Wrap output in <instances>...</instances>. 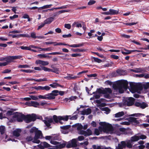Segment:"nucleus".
I'll return each mask as SVG.
<instances>
[{
  "mask_svg": "<svg viewBox=\"0 0 149 149\" xmlns=\"http://www.w3.org/2000/svg\"><path fill=\"white\" fill-rule=\"evenodd\" d=\"M99 124L101 126L97 129H95L94 130V134L98 136L99 135L100 132H103L111 134L112 133L113 128L112 126L110 124L105 122H100Z\"/></svg>",
  "mask_w": 149,
  "mask_h": 149,
  "instance_id": "1",
  "label": "nucleus"
},
{
  "mask_svg": "<svg viewBox=\"0 0 149 149\" xmlns=\"http://www.w3.org/2000/svg\"><path fill=\"white\" fill-rule=\"evenodd\" d=\"M13 117L14 118H16L18 122H22L23 120H24L27 123L34 121L36 119V115L35 114H32L31 115L25 116L21 113H17Z\"/></svg>",
  "mask_w": 149,
  "mask_h": 149,
  "instance_id": "2",
  "label": "nucleus"
},
{
  "mask_svg": "<svg viewBox=\"0 0 149 149\" xmlns=\"http://www.w3.org/2000/svg\"><path fill=\"white\" fill-rule=\"evenodd\" d=\"M128 84L127 81L122 80L118 81L116 84L113 85V87L114 89L122 93H123L124 89L126 90L128 88Z\"/></svg>",
  "mask_w": 149,
  "mask_h": 149,
  "instance_id": "3",
  "label": "nucleus"
},
{
  "mask_svg": "<svg viewBox=\"0 0 149 149\" xmlns=\"http://www.w3.org/2000/svg\"><path fill=\"white\" fill-rule=\"evenodd\" d=\"M77 127V129L78 131V133L79 134L83 135L85 136H87L92 135V132L91 130L88 129L86 131L82 130L83 128L82 125L80 124H77L74 125Z\"/></svg>",
  "mask_w": 149,
  "mask_h": 149,
  "instance_id": "4",
  "label": "nucleus"
},
{
  "mask_svg": "<svg viewBox=\"0 0 149 149\" xmlns=\"http://www.w3.org/2000/svg\"><path fill=\"white\" fill-rule=\"evenodd\" d=\"M130 91L133 93L137 92L139 90H141L143 88L141 85L135 83H130Z\"/></svg>",
  "mask_w": 149,
  "mask_h": 149,
  "instance_id": "5",
  "label": "nucleus"
},
{
  "mask_svg": "<svg viewBox=\"0 0 149 149\" xmlns=\"http://www.w3.org/2000/svg\"><path fill=\"white\" fill-rule=\"evenodd\" d=\"M70 116H57L54 115L53 116V119L54 122L56 123L58 122L59 120H63L65 121H67L69 118Z\"/></svg>",
  "mask_w": 149,
  "mask_h": 149,
  "instance_id": "6",
  "label": "nucleus"
},
{
  "mask_svg": "<svg viewBox=\"0 0 149 149\" xmlns=\"http://www.w3.org/2000/svg\"><path fill=\"white\" fill-rule=\"evenodd\" d=\"M42 138V135L41 131L38 130L33 138V140L32 141L33 143H40V141L38 140L39 138Z\"/></svg>",
  "mask_w": 149,
  "mask_h": 149,
  "instance_id": "7",
  "label": "nucleus"
},
{
  "mask_svg": "<svg viewBox=\"0 0 149 149\" xmlns=\"http://www.w3.org/2000/svg\"><path fill=\"white\" fill-rule=\"evenodd\" d=\"M134 99L133 97H130L126 98L123 103V106H128L132 105L134 103Z\"/></svg>",
  "mask_w": 149,
  "mask_h": 149,
  "instance_id": "8",
  "label": "nucleus"
},
{
  "mask_svg": "<svg viewBox=\"0 0 149 149\" xmlns=\"http://www.w3.org/2000/svg\"><path fill=\"white\" fill-rule=\"evenodd\" d=\"M77 139H73L72 140L71 142H68L66 145V147L69 148L71 147H75L77 146Z\"/></svg>",
  "mask_w": 149,
  "mask_h": 149,
  "instance_id": "9",
  "label": "nucleus"
},
{
  "mask_svg": "<svg viewBox=\"0 0 149 149\" xmlns=\"http://www.w3.org/2000/svg\"><path fill=\"white\" fill-rule=\"evenodd\" d=\"M53 120V119L52 118L45 117V120L43 121L47 126L49 127L51 125V123H54Z\"/></svg>",
  "mask_w": 149,
  "mask_h": 149,
  "instance_id": "10",
  "label": "nucleus"
},
{
  "mask_svg": "<svg viewBox=\"0 0 149 149\" xmlns=\"http://www.w3.org/2000/svg\"><path fill=\"white\" fill-rule=\"evenodd\" d=\"M32 88H34L37 91L45 90L46 91L49 90L51 88L50 87L48 86H35L34 87H33Z\"/></svg>",
  "mask_w": 149,
  "mask_h": 149,
  "instance_id": "11",
  "label": "nucleus"
},
{
  "mask_svg": "<svg viewBox=\"0 0 149 149\" xmlns=\"http://www.w3.org/2000/svg\"><path fill=\"white\" fill-rule=\"evenodd\" d=\"M70 127L71 126L70 125H67L60 127L61 129L63 130L62 132L64 134H67L68 132L69 129Z\"/></svg>",
  "mask_w": 149,
  "mask_h": 149,
  "instance_id": "12",
  "label": "nucleus"
},
{
  "mask_svg": "<svg viewBox=\"0 0 149 149\" xmlns=\"http://www.w3.org/2000/svg\"><path fill=\"white\" fill-rule=\"evenodd\" d=\"M115 133L119 136L121 134H126V130L123 128H120L115 132Z\"/></svg>",
  "mask_w": 149,
  "mask_h": 149,
  "instance_id": "13",
  "label": "nucleus"
},
{
  "mask_svg": "<svg viewBox=\"0 0 149 149\" xmlns=\"http://www.w3.org/2000/svg\"><path fill=\"white\" fill-rule=\"evenodd\" d=\"M135 105L136 107H140L142 109H144L147 106V104L144 102L142 103L136 102L135 104Z\"/></svg>",
  "mask_w": 149,
  "mask_h": 149,
  "instance_id": "14",
  "label": "nucleus"
},
{
  "mask_svg": "<svg viewBox=\"0 0 149 149\" xmlns=\"http://www.w3.org/2000/svg\"><path fill=\"white\" fill-rule=\"evenodd\" d=\"M125 147V141H122L120 143L118 144L117 146L116 147V149H123Z\"/></svg>",
  "mask_w": 149,
  "mask_h": 149,
  "instance_id": "15",
  "label": "nucleus"
},
{
  "mask_svg": "<svg viewBox=\"0 0 149 149\" xmlns=\"http://www.w3.org/2000/svg\"><path fill=\"white\" fill-rule=\"evenodd\" d=\"M81 114L82 115H88L91 112V110L90 108L84 109L83 110L80 111Z\"/></svg>",
  "mask_w": 149,
  "mask_h": 149,
  "instance_id": "16",
  "label": "nucleus"
},
{
  "mask_svg": "<svg viewBox=\"0 0 149 149\" xmlns=\"http://www.w3.org/2000/svg\"><path fill=\"white\" fill-rule=\"evenodd\" d=\"M36 64H39L45 66L48 65L49 63L47 61H42L41 60H37L36 61Z\"/></svg>",
  "mask_w": 149,
  "mask_h": 149,
  "instance_id": "17",
  "label": "nucleus"
},
{
  "mask_svg": "<svg viewBox=\"0 0 149 149\" xmlns=\"http://www.w3.org/2000/svg\"><path fill=\"white\" fill-rule=\"evenodd\" d=\"M54 19V18L51 17L47 18L44 21L45 24H50Z\"/></svg>",
  "mask_w": 149,
  "mask_h": 149,
  "instance_id": "18",
  "label": "nucleus"
},
{
  "mask_svg": "<svg viewBox=\"0 0 149 149\" xmlns=\"http://www.w3.org/2000/svg\"><path fill=\"white\" fill-rule=\"evenodd\" d=\"M131 71L136 73H141L145 72V70L142 68H136L135 69H131Z\"/></svg>",
  "mask_w": 149,
  "mask_h": 149,
  "instance_id": "19",
  "label": "nucleus"
},
{
  "mask_svg": "<svg viewBox=\"0 0 149 149\" xmlns=\"http://www.w3.org/2000/svg\"><path fill=\"white\" fill-rule=\"evenodd\" d=\"M21 132V130L20 129H17L14 130L13 132V135L16 137H18L20 136V133Z\"/></svg>",
  "mask_w": 149,
  "mask_h": 149,
  "instance_id": "20",
  "label": "nucleus"
},
{
  "mask_svg": "<svg viewBox=\"0 0 149 149\" xmlns=\"http://www.w3.org/2000/svg\"><path fill=\"white\" fill-rule=\"evenodd\" d=\"M65 144L62 143L58 146H54L52 148H49L47 149H59L63 148L65 147Z\"/></svg>",
  "mask_w": 149,
  "mask_h": 149,
  "instance_id": "21",
  "label": "nucleus"
},
{
  "mask_svg": "<svg viewBox=\"0 0 149 149\" xmlns=\"http://www.w3.org/2000/svg\"><path fill=\"white\" fill-rule=\"evenodd\" d=\"M129 121L132 123H134L135 124H139V122L136 120V118L134 117H131L129 118Z\"/></svg>",
  "mask_w": 149,
  "mask_h": 149,
  "instance_id": "22",
  "label": "nucleus"
},
{
  "mask_svg": "<svg viewBox=\"0 0 149 149\" xmlns=\"http://www.w3.org/2000/svg\"><path fill=\"white\" fill-rule=\"evenodd\" d=\"M125 142L126 143V147L127 146V148H130L132 147V142L131 140H129Z\"/></svg>",
  "mask_w": 149,
  "mask_h": 149,
  "instance_id": "23",
  "label": "nucleus"
},
{
  "mask_svg": "<svg viewBox=\"0 0 149 149\" xmlns=\"http://www.w3.org/2000/svg\"><path fill=\"white\" fill-rule=\"evenodd\" d=\"M70 11V10H63L59 11L58 12L55 13L53 17L54 18V17H55L57 15H58L61 13H62L65 12H68Z\"/></svg>",
  "mask_w": 149,
  "mask_h": 149,
  "instance_id": "24",
  "label": "nucleus"
},
{
  "mask_svg": "<svg viewBox=\"0 0 149 149\" xmlns=\"http://www.w3.org/2000/svg\"><path fill=\"white\" fill-rule=\"evenodd\" d=\"M109 12L110 15H114L117 14L118 13V10H114L112 9H110L109 10Z\"/></svg>",
  "mask_w": 149,
  "mask_h": 149,
  "instance_id": "25",
  "label": "nucleus"
},
{
  "mask_svg": "<svg viewBox=\"0 0 149 149\" xmlns=\"http://www.w3.org/2000/svg\"><path fill=\"white\" fill-rule=\"evenodd\" d=\"M139 140V136L135 135L131 137L130 140L132 142L136 141Z\"/></svg>",
  "mask_w": 149,
  "mask_h": 149,
  "instance_id": "26",
  "label": "nucleus"
},
{
  "mask_svg": "<svg viewBox=\"0 0 149 149\" xmlns=\"http://www.w3.org/2000/svg\"><path fill=\"white\" fill-rule=\"evenodd\" d=\"M49 86L52 88H55L57 87H63V86L59 84L56 83L54 82L52 84H51L49 85Z\"/></svg>",
  "mask_w": 149,
  "mask_h": 149,
  "instance_id": "27",
  "label": "nucleus"
},
{
  "mask_svg": "<svg viewBox=\"0 0 149 149\" xmlns=\"http://www.w3.org/2000/svg\"><path fill=\"white\" fill-rule=\"evenodd\" d=\"M46 99L48 100H51L54 99L55 97H54L52 93H48L46 95Z\"/></svg>",
  "mask_w": 149,
  "mask_h": 149,
  "instance_id": "28",
  "label": "nucleus"
},
{
  "mask_svg": "<svg viewBox=\"0 0 149 149\" xmlns=\"http://www.w3.org/2000/svg\"><path fill=\"white\" fill-rule=\"evenodd\" d=\"M13 60L12 56H9L6 57V62L5 63H7V65L9 63L12 61Z\"/></svg>",
  "mask_w": 149,
  "mask_h": 149,
  "instance_id": "29",
  "label": "nucleus"
},
{
  "mask_svg": "<svg viewBox=\"0 0 149 149\" xmlns=\"http://www.w3.org/2000/svg\"><path fill=\"white\" fill-rule=\"evenodd\" d=\"M124 115V112L123 111L119 112L115 114V117L116 118L119 117L123 116Z\"/></svg>",
  "mask_w": 149,
  "mask_h": 149,
  "instance_id": "30",
  "label": "nucleus"
},
{
  "mask_svg": "<svg viewBox=\"0 0 149 149\" xmlns=\"http://www.w3.org/2000/svg\"><path fill=\"white\" fill-rule=\"evenodd\" d=\"M125 52L122 51V53L124 55H127L131 54L132 52V50H127L126 49H124Z\"/></svg>",
  "mask_w": 149,
  "mask_h": 149,
  "instance_id": "31",
  "label": "nucleus"
},
{
  "mask_svg": "<svg viewBox=\"0 0 149 149\" xmlns=\"http://www.w3.org/2000/svg\"><path fill=\"white\" fill-rule=\"evenodd\" d=\"M100 109L101 111H106L105 113L107 114L109 113L110 111V109L108 107L101 108Z\"/></svg>",
  "mask_w": 149,
  "mask_h": 149,
  "instance_id": "32",
  "label": "nucleus"
},
{
  "mask_svg": "<svg viewBox=\"0 0 149 149\" xmlns=\"http://www.w3.org/2000/svg\"><path fill=\"white\" fill-rule=\"evenodd\" d=\"M52 6V4L47 5L44 6L42 7L39 8L38 9L39 10H42V9H47V8H50Z\"/></svg>",
  "mask_w": 149,
  "mask_h": 149,
  "instance_id": "33",
  "label": "nucleus"
},
{
  "mask_svg": "<svg viewBox=\"0 0 149 149\" xmlns=\"http://www.w3.org/2000/svg\"><path fill=\"white\" fill-rule=\"evenodd\" d=\"M31 106H33L34 107H37L38 106H39L40 104L38 102L33 101H31Z\"/></svg>",
  "mask_w": 149,
  "mask_h": 149,
  "instance_id": "34",
  "label": "nucleus"
},
{
  "mask_svg": "<svg viewBox=\"0 0 149 149\" xmlns=\"http://www.w3.org/2000/svg\"><path fill=\"white\" fill-rule=\"evenodd\" d=\"M72 76L73 75H72L68 74V76L66 77H65V78L68 79H72L76 78V77H73Z\"/></svg>",
  "mask_w": 149,
  "mask_h": 149,
  "instance_id": "35",
  "label": "nucleus"
},
{
  "mask_svg": "<svg viewBox=\"0 0 149 149\" xmlns=\"http://www.w3.org/2000/svg\"><path fill=\"white\" fill-rule=\"evenodd\" d=\"M50 143L53 145H56V146H58L62 144H60V143L57 142L54 140H51L50 141Z\"/></svg>",
  "mask_w": 149,
  "mask_h": 149,
  "instance_id": "36",
  "label": "nucleus"
},
{
  "mask_svg": "<svg viewBox=\"0 0 149 149\" xmlns=\"http://www.w3.org/2000/svg\"><path fill=\"white\" fill-rule=\"evenodd\" d=\"M104 94L109 93L110 94L112 93V91L110 88H105L104 89Z\"/></svg>",
  "mask_w": 149,
  "mask_h": 149,
  "instance_id": "37",
  "label": "nucleus"
},
{
  "mask_svg": "<svg viewBox=\"0 0 149 149\" xmlns=\"http://www.w3.org/2000/svg\"><path fill=\"white\" fill-rule=\"evenodd\" d=\"M5 131V127L4 126H0V132L1 134H3Z\"/></svg>",
  "mask_w": 149,
  "mask_h": 149,
  "instance_id": "38",
  "label": "nucleus"
},
{
  "mask_svg": "<svg viewBox=\"0 0 149 149\" xmlns=\"http://www.w3.org/2000/svg\"><path fill=\"white\" fill-rule=\"evenodd\" d=\"M38 130V129L36 127H33L30 130V132L31 133H32L33 132H35L36 133Z\"/></svg>",
  "mask_w": 149,
  "mask_h": 149,
  "instance_id": "39",
  "label": "nucleus"
},
{
  "mask_svg": "<svg viewBox=\"0 0 149 149\" xmlns=\"http://www.w3.org/2000/svg\"><path fill=\"white\" fill-rule=\"evenodd\" d=\"M38 56L40 57V58H49V56L46 54H39L38 55Z\"/></svg>",
  "mask_w": 149,
  "mask_h": 149,
  "instance_id": "40",
  "label": "nucleus"
},
{
  "mask_svg": "<svg viewBox=\"0 0 149 149\" xmlns=\"http://www.w3.org/2000/svg\"><path fill=\"white\" fill-rule=\"evenodd\" d=\"M96 93H98L100 94H104V89L102 90L100 88L97 89L96 92Z\"/></svg>",
  "mask_w": 149,
  "mask_h": 149,
  "instance_id": "41",
  "label": "nucleus"
},
{
  "mask_svg": "<svg viewBox=\"0 0 149 149\" xmlns=\"http://www.w3.org/2000/svg\"><path fill=\"white\" fill-rule=\"evenodd\" d=\"M42 144L45 148H49L51 147L50 145L46 142H43Z\"/></svg>",
  "mask_w": 149,
  "mask_h": 149,
  "instance_id": "42",
  "label": "nucleus"
},
{
  "mask_svg": "<svg viewBox=\"0 0 149 149\" xmlns=\"http://www.w3.org/2000/svg\"><path fill=\"white\" fill-rule=\"evenodd\" d=\"M26 140L27 141H33V138L32 136H29L26 138Z\"/></svg>",
  "mask_w": 149,
  "mask_h": 149,
  "instance_id": "43",
  "label": "nucleus"
},
{
  "mask_svg": "<svg viewBox=\"0 0 149 149\" xmlns=\"http://www.w3.org/2000/svg\"><path fill=\"white\" fill-rule=\"evenodd\" d=\"M18 68H28L29 67V66L27 65H19L18 66Z\"/></svg>",
  "mask_w": 149,
  "mask_h": 149,
  "instance_id": "44",
  "label": "nucleus"
},
{
  "mask_svg": "<svg viewBox=\"0 0 149 149\" xmlns=\"http://www.w3.org/2000/svg\"><path fill=\"white\" fill-rule=\"evenodd\" d=\"M40 51H50L52 50L51 48L48 47L46 48H40Z\"/></svg>",
  "mask_w": 149,
  "mask_h": 149,
  "instance_id": "45",
  "label": "nucleus"
},
{
  "mask_svg": "<svg viewBox=\"0 0 149 149\" xmlns=\"http://www.w3.org/2000/svg\"><path fill=\"white\" fill-rule=\"evenodd\" d=\"M20 71L26 73H31L33 72V70H23L21 69L20 70Z\"/></svg>",
  "mask_w": 149,
  "mask_h": 149,
  "instance_id": "46",
  "label": "nucleus"
},
{
  "mask_svg": "<svg viewBox=\"0 0 149 149\" xmlns=\"http://www.w3.org/2000/svg\"><path fill=\"white\" fill-rule=\"evenodd\" d=\"M78 118V115H75L72 116H71L69 117V118L71 120H76Z\"/></svg>",
  "mask_w": 149,
  "mask_h": 149,
  "instance_id": "47",
  "label": "nucleus"
},
{
  "mask_svg": "<svg viewBox=\"0 0 149 149\" xmlns=\"http://www.w3.org/2000/svg\"><path fill=\"white\" fill-rule=\"evenodd\" d=\"M12 57L13 60L17 59H19L22 57L21 56H12Z\"/></svg>",
  "mask_w": 149,
  "mask_h": 149,
  "instance_id": "48",
  "label": "nucleus"
},
{
  "mask_svg": "<svg viewBox=\"0 0 149 149\" xmlns=\"http://www.w3.org/2000/svg\"><path fill=\"white\" fill-rule=\"evenodd\" d=\"M42 70H43L45 71L49 72L52 71V69L48 68L47 67H42Z\"/></svg>",
  "mask_w": 149,
  "mask_h": 149,
  "instance_id": "49",
  "label": "nucleus"
},
{
  "mask_svg": "<svg viewBox=\"0 0 149 149\" xmlns=\"http://www.w3.org/2000/svg\"><path fill=\"white\" fill-rule=\"evenodd\" d=\"M53 95L54 97L58 95V90H54L51 93Z\"/></svg>",
  "mask_w": 149,
  "mask_h": 149,
  "instance_id": "50",
  "label": "nucleus"
},
{
  "mask_svg": "<svg viewBox=\"0 0 149 149\" xmlns=\"http://www.w3.org/2000/svg\"><path fill=\"white\" fill-rule=\"evenodd\" d=\"M48 54H50V55H62L63 54V53L59 52H54L51 53H49Z\"/></svg>",
  "mask_w": 149,
  "mask_h": 149,
  "instance_id": "51",
  "label": "nucleus"
},
{
  "mask_svg": "<svg viewBox=\"0 0 149 149\" xmlns=\"http://www.w3.org/2000/svg\"><path fill=\"white\" fill-rule=\"evenodd\" d=\"M22 49L27 50H31V48L30 47H26V46H21L20 47Z\"/></svg>",
  "mask_w": 149,
  "mask_h": 149,
  "instance_id": "52",
  "label": "nucleus"
},
{
  "mask_svg": "<svg viewBox=\"0 0 149 149\" xmlns=\"http://www.w3.org/2000/svg\"><path fill=\"white\" fill-rule=\"evenodd\" d=\"M93 59L95 61L97 62L98 63H100L102 61V60L101 59H99L97 58L93 57Z\"/></svg>",
  "mask_w": 149,
  "mask_h": 149,
  "instance_id": "53",
  "label": "nucleus"
},
{
  "mask_svg": "<svg viewBox=\"0 0 149 149\" xmlns=\"http://www.w3.org/2000/svg\"><path fill=\"white\" fill-rule=\"evenodd\" d=\"M31 37L33 38H36L37 36L36 35V33L34 32H32L31 34Z\"/></svg>",
  "mask_w": 149,
  "mask_h": 149,
  "instance_id": "54",
  "label": "nucleus"
},
{
  "mask_svg": "<svg viewBox=\"0 0 149 149\" xmlns=\"http://www.w3.org/2000/svg\"><path fill=\"white\" fill-rule=\"evenodd\" d=\"M73 25H75L76 27H82V25H81V24H80V23H76V22H74L73 24Z\"/></svg>",
  "mask_w": 149,
  "mask_h": 149,
  "instance_id": "55",
  "label": "nucleus"
},
{
  "mask_svg": "<svg viewBox=\"0 0 149 149\" xmlns=\"http://www.w3.org/2000/svg\"><path fill=\"white\" fill-rule=\"evenodd\" d=\"M51 71L54 72L57 74H59V70H58V69L57 68L54 69L53 70L52 69V71Z\"/></svg>",
  "mask_w": 149,
  "mask_h": 149,
  "instance_id": "56",
  "label": "nucleus"
},
{
  "mask_svg": "<svg viewBox=\"0 0 149 149\" xmlns=\"http://www.w3.org/2000/svg\"><path fill=\"white\" fill-rule=\"evenodd\" d=\"M95 2V1L91 0L88 2V5H91L94 4Z\"/></svg>",
  "mask_w": 149,
  "mask_h": 149,
  "instance_id": "57",
  "label": "nucleus"
},
{
  "mask_svg": "<svg viewBox=\"0 0 149 149\" xmlns=\"http://www.w3.org/2000/svg\"><path fill=\"white\" fill-rule=\"evenodd\" d=\"M65 27L67 28V29H69L71 28V26L70 24H65L64 25Z\"/></svg>",
  "mask_w": 149,
  "mask_h": 149,
  "instance_id": "58",
  "label": "nucleus"
},
{
  "mask_svg": "<svg viewBox=\"0 0 149 149\" xmlns=\"http://www.w3.org/2000/svg\"><path fill=\"white\" fill-rule=\"evenodd\" d=\"M47 80V79L46 78H44L43 79H36L35 80V81L37 82H41L42 81H46Z\"/></svg>",
  "mask_w": 149,
  "mask_h": 149,
  "instance_id": "59",
  "label": "nucleus"
},
{
  "mask_svg": "<svg viewBox=\"0 0 149 149\" xmlns=\"http://www.w3.org/2000/svg\"><path fill=\"white\" fill-rule=\"evenodd\" d=\"M139 136V138L140 139H146V136L144 135H141L138 136Z\"/></svg>",
  "mask_w": 149,
  "mask_h": 149,
  "instance_id": "60",
  "label": "nucleus"
},
{
  "mask_svg": "<svg viewBox=\"0 0 149 149\" xmlns=\"http://www.w3.org/2000/svg\"><path fill=\"white\" fill-rule=\"evenodd\" d=\"M85 51V50L84 49H75V50H73V51L74 52H83Z\"/></svg>",
  "mask_w": 149,
  "mask_h": 149,
  "instance_id": "61",
  "label": "nucleus"
},
{
  "mask_svg": "<svg viewBox=\"0 0 149 149\" xmlns=\"http://www.w3.org/2000/svg\"><path fill=\"white\" fill-rule=\"evenodd\" d=\"M111 57L115 59H117L119 57L118 56L115 55H111Z\"/></svg>",
  "mask_w": 149,
  "mask_h": 149,
  "instance_id": "62",
  "label": "nucleus"
},
{
  "mask_svg": "<svg viewBox=\"0 0 149 149\" xmlns=\"http://www.w3.org/2000/svg\"><path fill=\"white\" fill-rule=\"evenodd\" d=\"M84 138L83 136H79L78 137L77 139L79 141H82V140H84Z\"/></svg>",
  "mask_w": 149,
  "mask_h": 149,
  "instance_id": "63",
  "label": "nucleus"
},
{
  "mask_svg": "<svg viewBox=\"0 0 149 149\" xmlns=\"http://www.w3.org/2000/svg\"><path fill=\"white\" fill-rule=\"evenodd\" d=\"M30 97L31 98V99H32L33 100H36L38 99V98L37 96L33 95H31L30 96Z\"/></svg>",
  "mask_w": 149,
  "mask_h": 149,
  "instance_id": "64",
  "label": "nucleus"
}]
</instances>
